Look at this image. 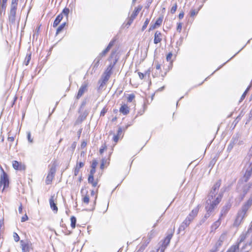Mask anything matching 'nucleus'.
<instances>
[{"mask_svg":"<svg viewBox=\"0 0 252 252\" xmlns=\"http://www.w3.org/2000/svg\"><path fill=\"white\" fill-rule=\"evenodd\" d=\"M252 205V201L249 199V200L242 206L241 210L238 212L234 222V224L235 225H239L241 223L243 219L246 216L248 210Z\"/></svg>","mask_w":252,"mask_h":252,"instance_id":"1","label":"nucleus"},{"mask_svg":"<svg viewBox=\"0 0 252 252\" xmlns=\"http://www.w3.org/2000/svg\"><path fill=\"white\" fill-rule=\"evenodd\" d=\"M252 205V201L249 199V200L242 206L241 210L238 212L234 222V224L235 225H239L241 223L243 219L246 216L248 210Z\"/></svg>","mask_w":252,"mask_h":252,"instance_id":"2","label":"nucleus"},{"mask_svg":"<svg viewBox=\"0 0 252 252\" xmlns=\"http://www.w3.org/2000/svg\"><path fill=\"white\" fill-rule=\"evenodd\" d=\"M224 191H220L219 195L214 201H210L207 199L205 204V210L206 213L210 215L214 210L215 208L220 203L222 198Z\"/></svg>","mask_w":252,"mask_h":252,"instance_id":"3","label":"nucleus"},{"mask_svg":"<svg viewBox=\"0 0 252 252\" xmlns=\"http://www.w3.org/2000/svg\"><path fill=\"white\" fill-rule=\"evenodd\" d=\"M252 189V181L245 185H239L237 190L240 194L241 199H243L245 195Z\"/></svg>","mask_w":252,"mask_h":252,"instance_id":"4","label":"nucleus"},{"mask_svg":"<svg viewBox=\"0 0 252 252\" xmlns=\"http://www.w3.org/2000/svg\"><path fill=\"white\" fill-rule=\"evenodd\" d=\"M220 185L221 181L220 180L218 181L212 187V189L208 195L207 199H210V201H214L216 198L219 195L218 194V192Z\"/></svg>","mask_w":252,"mask_h":252,"instance_id":"5","label":"nucleus"},{"mask_svg":"<svg viewBox=\"0 0 252 252\" xmlns=\"http://www.w3.org/2000/svg\"><path fill=\"white\" fill-rule=\"evenodd\" d=\"M2 174L0 179V186L3 185V189L8 187L9 184V179L7 174L4 172L3 169L1 167Z\"/></svg>","mask_w":252,"mask_h":252,"instance_id":"6","label":"nucleus"},{"mask_svg":"<svg viewBox=\"0 0 252 252\" xmlns=\"http://www.w3.org/2000/svg\"><path fill=\"white\" fill-rule=\"evenodd\" d=\"M20 245L22 248V252H29L30 249H32V243L29 240H21Z\"/></svg>","mask_w":252,"mask_h":252,"instance_id":"7","label":"nucleus"},{"mask_svg":"<svg viewBox=\"0 0 252 252\" xmlns=\"http://www.w3.org/2000/svg\"><path fill=\"white\" fill-rule=\"evenodd\" d=\"M88 84L86 82H84L82 84L81 87L79 89L78 94L76 96L77 99H79L83 94L87 91Z\"/></svg>","mask_w":252,"mask_h":252,"instance_id":"8","label":"nucleus"},{"mask_svg":"<svg viewBox=\"0 0 252 252\" xmlns=\"http://www.w3.org/2000/svg\"><path fill=\"white\" fill-rule=\"evenodd\" d=\"M16 10L17 7H11L10 13L9 14V22L12 24L15 23V22Z\"/></svg>","mask_w":252,"mask_h":252,"instance_id":"9","label":"nucleus"},{"mask_svg":"<svg viewBox=\"0 0 252 252\" xmlns=\"http://www.w3.org/2000/svg\"><path fill=\"white\" fill-rule=\"evenodd\" d=\"M173 233H170L167 234V236L164 239L161 247L159 248H164V251L166 248L167 246L170 243V240L172 237Z\"/></svg>","mask_w":252,"mask_h":252,"instance_id":"10","label":"nucleus"},{"mask_svg":"<svg viewBox=\"0 0 252 252\" xmlns=\"http://www.w3.org/2000/svg\"><path fill=\"white\" fill-rule=\"evenodd\" d=\"M238 141V136L237 135H236V136H234L232 137L227 148V151L228 152H230V151L233 148L234 145L237 143Z\"/></svg>","mask_w":252,"mask_h":252,"instance_id":"11","label":"nucleus"},{"mask_svg":"<svg viewBox=\"0 0 252 252\" xmlns=\"http://www.w3.org/2000/svg\"><path fill=\"white\" fill-rule=\"evenodd\" d=\"M225 239V235H224V234L221 235V236L219 238V239L216 243L215 246L213 248H214V249H216V250L217 251L220 252V248L221 246L222 243L224 241Z\"/></svg>","mask_w":252,"mask_h":252,"instance_id":"12","label":"nucleus"},{"mask_svg":"<svg viewBox=\"0 0 252 252\" xmlns=\"http://www.w3.org/2000/svg\"><path fill=\"white\" fill-rule=\"evenodd\" d=\"M141 10V8H135L134 11L132 12L130 17H129L128 22L127 23V25L130 26L131 23L133 22V21L135 18V17L138 15L139 11Z\"/></svg>","mask_w":252,"mask_h":252,"instance_id":"13","label":"nucleus"},{"mask_svg":"<svg viewBox=\"0 0 252 252\" xmlns=\"http://www.w3.org/2000/svg\"><path fill=\"white\" fill-rule=\"evenodd\" d=\"M231 207V204L229 203H226L222 208L221 213L220 214V218L225 216L228 211L230 210Z\"/></svg>","mask_w":252,"mask_h":252,"instance_id":"14","label":"nucleus"},{"mask_svg":"<svg viewBox=\"0 0 252 252\" xmlns=\"http://www.w3.org/2000/svg\"><path fill=\"white\" fill-rule=\"evenodd\" d=\"M13 167L16 170H25V165L22 164L21 162H19L16 160L13 161L12 164Z\"/></svg>","mask_w":252,"mask_h":252,"instance_id":"15","label":"nucleus"},{"mask_svg":"<svg viewBox=\"0 0 252 252\" xmlns=\"http://www.w3.org/2000/svg\"><path fill=\"white\" fill-rule=\"evenodd\" d=\"M252 175V167L246 170L243 177V180L245 182H247Z\"/></svg>","mask_w":252,"mask_h":252,"instance_id":"16","label":"nucleus"},{"mask_svg":"<svg viewBox=\"0 0 252 252\" xmlns=\"http://www.w3.org/2000/svg\"><path fill=\"white\" fill-rule=\"evenodd\" d=\"M162 22V17H159L156 21L154 24L151 25L149 31H152L156 29L157 27L160 26Z\"/></svg>","mask_w":252,"mask_h":252,"instance_id":"17","label":"nucleus"},{"mask_svg":"<svg viewBox=\"0 0 252 252\" xmlns=\"http://www.w3.org/2000/svg\"><path fill=\"white\" fill-rule=\"evenodd\" d=\"M49 203L50 207L52 209V210L55 212L56 213L58 211V207L56 205V204L55 203L54 201V196H51L50 199H49Z\"/></svg>","mask_w":252,"mask_h":252,"instance_id":"18","label":"nucleus"},{"mask_svg":"<svg viewBox=\"0 0 252 252\" xmlns=\"http://www.w3.org/2000/svg\"><path fill=\"white\" fill-rule=\"evenodd\" d=\"M161 33L159 31H157L154 35V42L155 44H158L161 42L162 40L161 38Z\"/></svg>","mask_w":252,"mask_h":252,"instance_id":"19","label":"nucleus"},{"mask_svg":"<svg viewBox=\"0 0 252 252\" xmlns=\"http://www.w3.org/2000/svg\"><path fill=\"white\" fill-rule=\"evenodd\" d=\"M120 112L124 115H127L129 112V109L126 105L124 104L120 107Z\"/></svg>","mask_w":252,"mask_h":252,"instance_id":"20","label":"nucleus"},{"mask_svg":"<svg viewBox=\"0 0 252 252\" xmlns=\"http://www.w3.org/2000/svg\"><path fill=\"white\" fill-rule=\"evenodd\" d=\"M63 15H62V13H61L59 15H58V16L56 18V19L53 23V27H54V28L56 27L59 25V24L60 23V22L63 19Z\"/></svg>","mask_w":252,"mask_h":252,"instance_id":"21","label":"nucleus"},{"mask_svg":"<svg viewBox=\"0 0 252 252\" xmlns=\"http://www.w3.org/2000/svg\"><path fill=\"white\" fill-rule=\"evenodd\" d=\"M114 64H113L112 63H111L108 65V66L107 67L106 69L105 70V71L103 73V74H105L106 75H108V76H110L111 74H112V69H113V68L114 67Z\"/></svg>","mask_w":252,"mask_h":252,"instance_id":"22","label":"nucleus"},{"mask_svg":"<svg viewBox=\"0 0 252 252\" xmlns=\"http://www.w3.org/2000/svg\"><path fill=\"white\" fill-rule=\"evenodd\" d=\"M88 183L91 184L94 187H95L97 185V181H94V177L93 175H89L88 177Z\"/></svg>","mask_w":252,"mask_h":252,"instance_id":"23","label":"nucleus"},{"mask_svg":"<svg viewBox=\"0 0 252 252\" xmlns=\"http://www.w3.org/2000/svg\"><path fill=\"white\" fill-rule=\"evenodd\" d=\"M211 215L208 213H206L205 214L204 217L200 220L199 222L198 225H201L203 223H204L208 218L210 217Z\"/></svg>","mask_w":252,"mask_h":252,"instance_id":"24","label":"nucleus"},{"mask_svg":"<svg viewBox=\"0 0 252 252\" xmlns=\"http://www.w3.org/2000/svg\"><path fill=\"white\" fill-rule=\"evenodd\" d=\"M250 251V249H248L247 247L244 246V244H243L238 248V250H236V252H249Z\"/></svg>","mask_w":252,"mask_h":252,"instance_id":"25","label":"nucleus"},{"mask_svg":"<svg viewBox=\"0 0 252 252\" xmlns=\"http://www.w3.org/2000/svg\"><path fill=\"white\" fill-rule=\"evenodd\" d=\"M241 245H239V244L237 242V243L231 247V248L228 250L227 252H236V250H238V248H240Z\"/></svg>","mask_w":252,"mask_h":252,"instance_id":"26","label":"nucleus"},{"mask_svg":"<svg viewBox=\"0 0 252 252\" xmlns=\"http://www.w3.org/2000/svg\"><path fill=\"white\" fill-rule=\"evenodd\" d=\"M220 218L219 219V220L217 221H216L215 222L213 223V224L211 226L212 229L216 230L220 224Z\"/></svg>","mask_w":252,"mask_h":252,"instance_id":"27","label":"nucleus"},{"mask_svg":"<svg viewBox=\"0 0 252 252\" xmlns=\"http://www.w3.org/2000/svg\"><path fill=\"white\" fill-rule=\"evenodd\" d=\"M198 208H195L193 209L191 212L189 214V215L191 216L192 218L194 219V218L197 215L198 213Z\"/></svg>","mask_w":252,"mask_h":252,"instance_id":"28","label":"nucleus"},{"mask_svg":"<svg viewBox=\"0 0 252 252\" xmlns=\"http://www.w3.org/2000/svg\"><path fill=\"white\" fill-rule=\"evenodd\" d=\"M65 25H66V22H64V23H62L60 26H59V27L57 29L56 34H58L59 33H60L63 30Z\"/></svg>","mask_w":252,"mask_h":252,"instance_id":"29","label":"nucleus"},{"mask_svg":"<svg viewBox=\"0 0 252 252\" xmlns=\"http://www.w3.org/2000/svg\"><path fill=\"white\" fill-rule=\"evenodd\" d=\"M71 226L73 229L75 227L76 223V219L75 217L72 216L70 218Z\"/></svg>","mask_w":252,"mask_h":252,"instance_id":"30","label":"nucleus"},{"mask_svg":"<svg viewBox=\"0 0 252 252\" xmlns=\"http://www.w3.org/2000/svg\"><path fill=\"white\" fill-rule=\"evenodd\" d=\"M53 178L54 176L48 174L46 179V184L47 185L51 184Z\"/></svg>","mask_w":252,"mask_h":252,"instance_id":"31","label":"nucleus"},{"mask_svg":"<svg viewBox=\"0 0 252 252\" xmlns=\"http://www.w3.org/2000/svg\"><path fill=\"white\" fill-rule=\"evenodd\" d=\"M56 166L55 165H52V167L50 169V171L49 172V174L52 175L54 177L55 174L56 173Z\"/></svg>","mask_w":252,"mask_h":252,"instance_id":"32","label":"nucleus"},{"mask_svg":"<svg viewBox=\"0 0 252 252\" xmlns=\"http://www.w3.org/2000/svg\"><path fill=\"white\" fill-rule=\"evenodd\" d=\"M106 82L105 81H103L101 80H99L98 81V84L99 86L98 87V90H102L104 86L106 84Z\"/></svg>","mask_w":252,"mask_h":252,"instance_id":"33","label":"nucleus"},{"mask_svg":"<svg viewBox=\"0 0 252 252\" xmlns=\"http://www.w3.org/2000/svg\"><path fill=\"white\" fill-rule=\"evenodd\" d=\"M110 77V76L108 75H106L105 74H103L101 77L100 80H101L103 81L107 82L108 81Z\"/></svg>","mask_w":252,"mask_h":252,"instance_id":"34","label":"nucleus"},{"mask_svg":"<svg viewBox=\"0 0 252 252\" xmlns=\"http://www.w3.org/2000/svg\"><path fill=\"white\" fill-rule=\"evenodd\" d=\"M69 9L68 8H64L62 12L61 13H62V15H63V14H64L65 16H66V17L67 18L68 17V14H69Z\"/></svg>","mask_w":252,"mask_h":252,"instance_id":"35","label":"nucleus"},{"mask_svg":"<svg viewBox=\"0 0 252 252\" xmlns=\"http://www.w3.org/2000/svg\"><path fill=\"white\" fill-rule=\"evenodd\" d=\"M149 22H150V19H149L148 18H147L146 20H145L144 23V25L142 26V31H144L146 29V28H147L148 25L149 24Z\"/></svg>","mask_w":252,"mask_h":252,"instance_id":"36","label":"nucleus"},{"mask_svg":"<svg viewBox=\"0 0 252 252\" xmlns=\"http://www.w3.org/2000/svg\"><path fill=\"white\" fill-rule=\"evenodd\" d=\"M109 50L106 48L101 52L100 53L98 56H100L101 58L106 56L107 53L109 52Z\"/></svg>","mask_w":252,"mask_h":252,"instance_id":"37","label":"nucleus"},{"mask_svg":"<svg viewBox=\"0 0 252 252\" xmlns=\"http://www.w3.org/2000/svg\"><path fill=\"white\" fill-rule=\"evenodd\" d=\"M31 59V54H30L29 55H27L26 59H25V62H24L26 65H28L29 64Z\"/></svg>","mask_w":252,"mask_h":252,"instance_id":"38","label":"nucleus"},{"mask_svg":"<svg viewBox=\"0 0 252 252\" xmlns=\"http://www.w3.org/2000/svg\"><path fill=\"white\" fill-rule=\"evenodd\" d=\"M187 227V226H186L185 225V224H184L182 222L178 228V233H180V232L184 231Z\"/></svg>","mask_w":252,"mask_h":252,"instance_id":"39","label":"nucleus"},{"mask_svg":"<svg viewBox=\"0 0 252 252\" xmlns=\"http://www.w3.org/2000/svg\"><path fill=\"white\" fill-rule=\"evenodd\" d=\"M151 239H152V237H150L149 238H148L147 240H146L141 247H144V249H145V248L148 245V244L150 243Z\"/></svg>","mask_w":252,"mask_h":252,"instance_id":"40","label":"nucleus"},{"mask_svg":"<svg viewBox=\"0 0 252 252\" xmlns=\"http://www.w3.org/2000/svg\"><path fill=\"white\" fill-rule=\"evenodd\" d=\"M6 7V4H2V3L0 4V14H1V12L2 11L5 12Z\"/></svg>","mask_w":252,"mask_h":252,"instance_id":"41","label":"nucleus"},{"mask_svg":"<svg viewBox=\"0 0 252 252\" xmlns=\"http://www.w3.org/2000/svg\"><path fill=\"white\" fill-rule=\"evenodd\" d=\"M177 9V4L176 3L174 4V5L171 8V10H170L171 13L172 14H174L176 12Z\"/></svg>","mask_w":252,"mask_h":252,"instance_id":"42","label":"nucleus"},{"mask_svg":"<svg viewBox=\"0 0 252 252\" xmlns=\"http://www.w3.org/2000/svg\"><path fill=\"white\" fill-rule=\"evenodd\" d=\"M183 42V37H181L179 40L177 41L176 44L178 47H179L182 45Z\"/></svg>","mask_w":252,"mask_h":252,"instance_id":"43","label":"nucleus"},{"mask_svg":"<svg viewBox=\"0 0 252 252\" xmlns=\"http://www.w3.org/2000/svg\"><path fill=\"white\" fill-rule=\"evenodd\" d=\"M135 97V95L133 94H130L127 97V101L131 102Z\"/></svg>","mask_w":252,"mask_h":252,"instance_id":"44","label":"nucleus"},{"mask_svg":"<svg viewBox=\"0 0 252 252\" xmlns=\"http://www.w3.org/2000/svg\"><path fill=\"white\" fill-rule=\"evenodd\" d=\"M18 0H12L11 7H17Z\"/></svg>","mask_w":252,"mask_h":252,"instance_id":"45","label":"nucleus"},{"mask_svg":"<svg viewBox=\"0 0 252 252\" xmlns=\"http://www.w3.org/2000/svg\"><path fill=\"white\" fill-rule=\"evenodd\" d=\"M13 237H14V240L16 242H18L20 240V237H19V235L17 234V233L16 232H14Z\"/></svg>","mask_w":252,"mask_h":252,"instance_id":"46","label":"nucleus"},{"mask_svg":"<svg viewBox=\"0 0 252 252\" xmlns=\"http://www.w3.org/2000/svg\"><path fill=\"white\" fill-rule=\"evenodd\" d=\"M115 42V40H111L109 44L108 45L107 47H106L107 49H108L109 50L111 49V48L114 45Z\"/></svg>","mask_w":252,"mask_h":252,"instance_id":"47","label":"nucleus"},{"mask_svg":"<svg viewBox=\"0 0 252 252\" xmlns=\"http://www.w3.org/2000/svg\"><path fill=\"white\" fill-rule=\"evenodd\" d=\"M106 149V146L105 145V144H104L103 145H102L101 147V148L99 150V153L100 154H102L103 152H104V151Z\"/></svg>","mask_w":252,"mask_h":252,"instance_id":"48","label":"nucleus"},{"mask_svg":"<svg viewBox=\"0 0 252 252\" xmlns=\"http://www.w3.org/2000/svg\"><path fill=\"white\" fill-rule=\"evenodd\" d=\"M89 200H90L89 197L87 195L84 196L83 198V202L86 204H88V203L89 202Z\"/></svg>","mask_w":252,"mask_h":252,"instance_id":"49","label":"nucleus"},{"mask_svg":"<svg viewBox=\"0 0 252 252\" xmlns=\"http://www.w3.org/2000/svg\"><path fill=\"white\" fill-rule=\"evenodd\" d=\"M27 138L29 142L32 143L33 142L32 139L31 138V134L30 132L27 133Z\"/></svg>","mask_w":252,"mask_h":252,"instance_id":"50","label":"nucleus"},{"mask_svg":"<svg viewBox=\"0 0 252 252\" xmlns=\"http://www.w3.org/2000/svg\"><path fill=\"white\" fill-rule=\"evenodd\" d=\"M97 162L96 161V160H93L92 165H91V168L95 169V168L97 166Z\"/></svg>","mask_w":252,"mask_h":252,"instance_id":"51","label":"nucleus"},{"mask_svg":"<svg viewBox=\"0 0 252 252\" xmlns=\"http://www.w3.org/2000/svg\"><path fill=\"white\" fill-rule=\"evenodd\" d=\"M173 56V54L171 52L169 53L166 56V60L169 62L171 60V59Z\"/></svg>","mask_w":252,"mask_h":252,"instance_id":"52","label":"nucleus"},{"mask_svg":"<svg viewBox=\"0 0 252 252\" xmlns=\"http://www.w3.org/2000/svg\"><path fill=\"white\" fill-rule=\"evenodd\" d=\"M198 12L196 11L194 9H191L190 11V16H194L197 14Z\"/></svg>","mask_w":252,"mask_h":252,"instance_id":"53","label":"nucleus"},{"mask_svg":"<svg viewBox=\"0 0 252 252\" xmlns=\"http://www.w3.org/2000/svg\"><path fill=\"white\" fill-rule=\"evenodd\" d=\"M76 143L75 142H74L72 144H71V146L70 147V149L72 151V152H73L75 148H76Z\"/></svg>","mask_w":252,"mask_h":252,"instance_id":"54","label":"nucleus"},{"mask_svg":"<svg viewBox=\"0 0 252 252\" xmlns=\"http://www.w3.org/2000/svg\"><path fill=\"white\" fill-rule=\"evenodd\" d=\"M28 220V217L26 214H25L23 217H22L21 221L24 222V221L27 220Z\"/></svg>","mask_w":252,"mask_h":252,"instance_id":"55","label":"nucleus"},{"mask_svg":"<svg viewBox=\"0 0 252 252\" xmlns=\"http://www.w3.org/2000/svg\"><path fill=\"white\" fill-rule=\"evenodd\" d=\"M79 172V169L78 168V165H76V166L75 168L74 169V175L77 176Z\"/></svg>","mask_w":252,"mask_h":252,"instance_id":"56","label":"nucleus"},{"mask_svg":"<svg viewBox=\"0 0 252 252\" xmlns=\"http://www.w3.org/2000/svg\"><path fill=\"white\" fill-rule=\"evenodd\" d=\"M101 59H102V58H101L100 56H97V57L94 59V63H99V62H100V61L101 60Z\"/></svg>","mask_w":252,"mask_h":252,"instance_id":"57","label":"nucleus"},{"mask_svg":"<svg viewBox=\"0 0 252 252\" xmlns=\"http://www.w3.org/2000/svg\"><path fill=\"white\" fill-rule=\"evenodd\" d=\"M107 110L105 109V108H104L100 112V116H104L105 113H106Z\"/></svg>","mask_w":252,"mask_h":252,"instance_id":"58","label":"nucleus"},{"mask_svg":"<svg viewBox=\"0 0 252 252\" xmlns=\"http://www.w3.org/2000/svg\"><path fill=\"white\" fill-rule=\"evenodd\" d=\"M190 222H190L189 221V220H187V219H185V220H184V221L183 222V223L184 224H185V225L186 226H187V227L189 225V224H190Z\"/></svg>","mask_w":252,"mask_h":252,"instance_id":"59","label":"nucleus"},{"mask_svg":"<svg viewBox=\"0 0 252 252\" xmlns=\"http://www.w3.org/2000/svg\"><path fill=\"white\" fill-rule=\"evenodd\" d=\"M119 136L118 135H114L113 136V141L115 142H117L118 141V140H119Z\"/></svg>","mask_w":252,"mask_h":252,"instance_id":"60","label":"nucleus"},{"mask_svg":"<svg viewBox=\"0 0 252 252\" xmlns=\"http://www.w3.org/2000/svg\"><path fill=\"white\" fill-rule=\"evenodd\" d=\"M181 29H182V24L180 23L178 24L177 30L178 31H179V32H180Z\"/></svg>","mask_w":252,"mask_h":252,"instance_id":"61","label":"nucleus"},{"mask_svg":"<svg viewBox=\"0 0 252 252\" xmlns=\"http://www.w3.org/2000/svg\"><path fill=\"white\" fill-rule=\"evenodd\" d=\"M187 220H188L190 222H191L193 219L194 218H192L191 216L190 215H188L187 216V217L186 218V219Z\"/></svg>","mask_w":252,"mask_h":252,"instance_id":"62","label":"nucleus"},{"mask_svg":"<svg viewBox=\"0 0 252 252\" xmlns=\"http://www.w3.org/2000/svg\"><path fill=\"white\" fill-rule=\"evenodd\" d=\"M95 172V169L91 168L89 175H94Z\"/></svg>","mask_w":252,"mask_h":252,"instance_id":"63","label":"nucleus"},{"mask_svg":"<svg viewBox=\"0 0 252 252\" xmlns=\"http://www.w3.org/2000/svg\"><path fill=\"white\" fill-rule=\"evenodd\" d=\"M87 146V142L84 141L82 142L81 143V148H84L85 147H86Z\"/></svg>","mask_w":252,"mask_h":252,"instance_id":"64","label":"nucleus"}]
</instances>
